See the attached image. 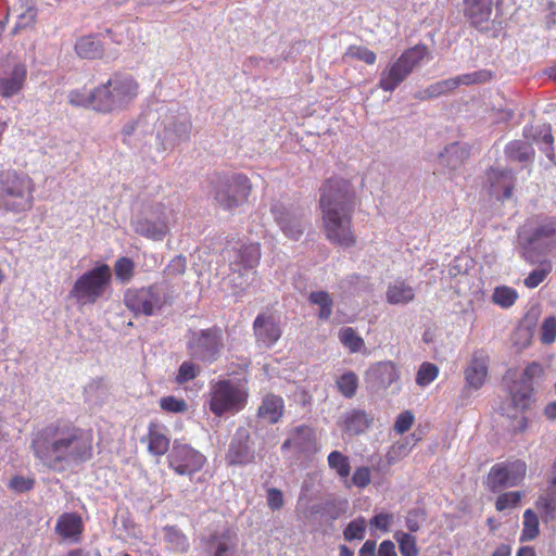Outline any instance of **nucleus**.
<instances>
[{"mask_svg": "<svg viewBox=\"0 0 556 556\" xmlns=\"http://www.w3.org/2000/svg\"><path fill=\"white\" fill-rule=\"evenodd\" d=\"M148 451L153 456H163L169 453L170 440L165 426L151 421L148 426Z\"/></svg>", "mask_w": 556, "mask_h": 556, "instance_id": "b1692460", "label": "nucleus"}, {"mask_svg": "<svg viewBox=\"0 0 556 556\" xmlns=\"http://www.w3.org/2000/svg\"><path fill=\"white\" fill-rule=\"evenodd\" d=\"M523 529L521 532V541H531L539 535V518L532 509H527L523 513Z\"/></svg>", "mask_w": 556, "mask_h": 556, "instance_id": "c03bdc74", "label": "nucleus"}, {"mask_svg": "<svg viewBox=\"0 0 556 556\" xmlns=\"http://www.w3.org/2000/svg\"><path fill=\"white\" fill-rule=\"evenodd\" d=\"M35 184L25 173L15 169L0 172V208L23 213L34 205Z\"/></svg>", "mask_w": 556, "mask_h": 556, "instance_id": "7ed1b4c3", "label": "nucleus"}, {"mask_svg": "<svg viewBox=\"0 0 556 556\" xmlns=\"http://www.w3.org/2000/svg\"><path fill=\"white\" fill-rule=\"evenodd\" d=\"M124 302L136 316H152L167 303V288L156 283L148 288L130 289L125 293Z\"/></svg>", "mask_w": 556, "mask_h": 556, "instance_id": "6e6552de", "label": "nucleus"}, {"mask_svg": "<svg viewBox=\"0 0 556 556\" xmlns=\"http://www.w3.org/2000/svg\"><path fill=\"white\" fill-rule=\"evenodd\" d=\"M197 363L190 358V361H185L180 364L176 376L178 384H185L200 375L201 368Z\"/></svg>", "mask_w": 556, "mask_h": 556, "instance_id": "09e8293b", "label": "nucleus"}, {"mask_svg": "<svg viewBox=\"0 0 556 556\" xmlns=\"http://www.w3.org/2000/svg\"><path fill=\"white\" fill-rule=\"evenodd\" d=\"M186 257L182 255H177L174 257L167 266V273L170 275H181L186 269Z\"/></svg>", "mask_w": 556, "mask_h": 556, "instance_id": "774afa93", "label": "nucleus"}, {"mask_svg": "<svg viewBox=\"0 0 556 556\" xmlns=\"http://www.w3.org/2000/svg\"><path fill=\"white\" fill-rule=\"evenodd\" d=\"M267 504L273 510L280 509L283 505L282 492L276 488H271L267 491Z\"/></svg>", "mask_w": 556, "mask_h": 556, "instance_id": "338daca9", "label": "nucleus"}, {"mask_svg": "<svg viewBox=\"0 0 556 556\" xmlns=\"http://www.w3.org/2000/svg\"><path fill=\"white\" fill-rule=\"evenodd\" d=\"M164 541L167 548L176 553H185L189 548L188 538L176 526H166L163 528Z\"/></svg>", "mask_w": 556, "mask_h": 556, "instance_id": "f704fd0d", "label": "nucleus"}, {"mask_svg": "<svg viewBox=\"0 0 556 556\" xmlns=\"http://www.w3.org/2000/svg\"><path fill=\"white\" fill-rule=\"evenodd\" d=\"M251 181L244 174L218 177L214 198L225 210H232L245 202L251 193Z\"/></svg>", "mask_w": 556, "mask_h": 556, "instance_id": "1a4fd4ad", "label": "nucleus"}, {"mask_svg": "<svg viewBox=\"0 0 556 556\" xmlns=\"http://www.w3.org/2000/svg\"><path fill=\"white\" fill-rule=\"evenodd\" d=\"M212 556H237L236 543L229 533L213 534L206 543Z\"/></svg>", "mask_w": 556, "mask_h": 556, "instance_id": "7c9ffc66", "label": "nucleus"}, {"mask_svg": "<svg viewBox=\"0 0 556 556\" xmlns=\"http://www.w3.org/2000/svg\"><path fill=\"white\" fill-rule=\"evenodd\" d=\"M167 463L176 475L191 477L204 467L206 457L191 445L175 440Z\"/></svg>", "mask_w": 556, "mask_h": 556, "instance_id": "9d476101", "label": "nucleus"}, {"mask_svg": "<svg viewBox=\"0 0 556 556\" xmlns=\"http://www.w3.org/2000/svg\"><path fill=\"white\" fill-rule=\"evenodd\" d=\"M518 298V293L514 288L507 286L496 287L492 294V301L494 304L502 308H508L513 306Z\"/></svg>", "mask_w": 556, "mask_h": 556, "instance_id": "37998d69", "label": "nucleus"}, {"mask_svg": "<svg viewBox=\"0 0 556 556\" xmlns=\"http://www.w3.org/2000/svg\"><path fill=\"white\" fill-rule=\"evenodd\" d=\"M253 331L258 345L273 346L281 337L278 319L269 313H260L253 321Z\"/></svg>", "mask_w": 556, "mask_h": 556, "instance_id": "4468645a", "label": "nucleus"}, {"mask_svg": "<svg viewBox=\"0 0 556 556\" xmlns=\"http://www.w3.org/2000/svg\"><path fill=\"white\" fill-rule=\"evenodd\" d=\"M319 191V207L327 239L336 243H353L352 215L357 198L351 181L330 177L323 182Z\"/></svg>", "mask_w": 556, "mask_h": 556, "instance_id": "f03ea898", "label": "nucleus"}, {"mask_svg": "<svg viewBox=\"0 0 556 556\" xmlns=\"http://www.w3.org/2000/svg\"><path fill=\"white\" fill-rule=\"evenodd\" d=\"M33 486L34 480L22 476H15L9 482V488L18 493L27 492L31 490Z\"/></svg>", "mask_w": 556, "mask_h": 556, "instance_id": "0e129e2a", "label": "nucleus"}, {"mask_svg": "<svg viewBox=\"0 0 556 556\" xmlns=\"http://www.w3.org/2000/svg\"><path fill=\"white\" fill-rule=\"evenodd\" d=\"M488 181L492 193L498 200H508L515 188V177L511 170L506 168L491 167L486 173Z\"/></svg>", "mask_w": 556, "mask_h": 556, "instance_id": "a211bd4d", "label": "nucleus"}, {"mask_svg": "<svg viewBox=\"0 0 556 556\" xmlns=\"http://www.w3.org/2000/svg\"><path fill=\"white\" fill-rule=\"evenodd\" d=\"M527 465L522 460L495 464L488 475L486 484L492 492L517 486L526 476Z\"/></svg>", "mask_w": 556, "mask_h": 556, "instance_id": "9b49d317", "label": "nucleus"}, {"mask_svg": "<svg viewBox=\"0 0 556 556\" xmlns=\"http://www.w3.org/2000/svg\"><path fill=\"white\" fill-rule=\"evenodd\" d=\"M31 450L45 467L64 472L93 457V434L72 421L59 419L34 433Z\"/></svg>", "mask_w": 556, "mask_h": 556, "instance_id": "f257e3e1", "label": "nucleus"}, {"mask_svg": "<svg viewBox=\"0 0 556 556\" xmlns=\"http://www.w3.org/2000/svg\"><path fill=\"white\" fill-rule=\"evenodd\" d=\"M281 450H293L295 453L309 456L318 451L314 428L300 425L289 430Z\"/></svg>", "mask_w": 556, "mask_h": 556, "instance_id": "ddd939ff", "label": "nucleus"}, {"mask_svg": "<svg viewBox=\"0 0 556 556\" xmlns=\"http://www.w3.org/2000/svg\"><path fill=\"white\" fill-rule=\"evenodd\" d=\"M27 70L24 64H16L10 73L0 78V96L11 98L17 94L24 87Z\"/></svg>", "mask_w": 556, "mask_h": 556, "instance_id": "393cba45", "label": "nucleus"}, {"mask_svg": "<svg viewBox=\"0 0 556 556\" xmlns=\"http://www.w3.org/2000/svg\"><path fill=\"white\" fill-rule=\"evenodd\" d=\"M400 378V372L392 362H380L366 371V380L377 389H387Z\"/></svg>", "mask_w": 556, "mask_h": 556, "instance_id": "412c9836", "label": "nucleus"}, {"mask_svg": "<svg viewBox=\"0 0 556 556\" xmlns=\"http://www.w3.org/2000/svg\"><path fill=\"white\" fill-rule=\"evenodd\" d=\"M505 154L511 161L526 162L534 155V150L531 144L515 140L506 146Z\"/></svg>", "mask_w": 556, "mask_h": 556, "instance_id": "4c0bfd02", "label": "nucleus"}, {"mask_svg": "<svg viewBox=\"0 0 556 556\" xmlns=\"http://www.w3.org/2000/svg\"><path fill=\"white\" fill-rule=\"evenodd\" d=\"M394 539L399 543V548L403 556H418L419 551L414 535L403 531H396Z\"/></svg>", "mask_w": 556, "mask_h": 556, "instance_id": "de8ad7c7", "label": "nucleus"}, {"mask_svg": "<svg viewBox=\"0 0 556 556\" xmlns=\"http://www.w3.org/2000/svg\"><path fill=\"white\" fill-rule=\"evenodd\" d=\"M111 278L110 266L100 264L78 277L68 295L80 306L94 304L105 295Z\"/></svg>", "mask_w": 556, "mask_h": 556, "instance_id": "39448f33", "label": "nucleus"}, {"mask_svg": "<svg viewBox=\"0 0 556 556\" xmlns=\"http://www.w3.org/2000/svg\"><path fill=\"white\" fill-rule=\"evenodd\" d=\"M371 481L370 469L366 466L357 467L350 478L351 486L355 485L359 489L366 488Z\"/></svg>", "mask_w": 556, "mask_h": 556, "instance_id": "4d7b16f0", "label": "nucleus"}, {"mask_svg": "<svg viewBox=\"0 0 556 556\" xmlns=\"http://www.w3.org/2000/svg\"><path fill=\"white\" fill-rule=\"evenodd\" d=\"M425 519L426 516L424 510L415 508L408 511L405 519V526L409 532H417Z\"/></svg>", "mask_w": 556, "mask_h": 556, "instance_id": "052dcab7", "label": "nucleus"}, {"mask_svg": "<svg viewBox=\"0 0 556 556\" xmlns=\"http://www.w3.org/2000/svg\"><path fill=\"white\" fill-rule=\"evenodd\" d=\"M226 348L224 329L217 325L203 329H189L186 334L188 356L203 365L217 362Z\"/></svg>", "mask_w": 556, "mask_h": 556, "instance_id": "20e7f679", "label": "nucleus"}, {"mask_svg": "<svg viewBox=\"0 0 556 556\" xmlns=\"http://www.w3.org/2000/svg\"><path fill=\"white\" fill-rule=\"evenodd\" d=\"M255 271L245 269L243 271L232 273L229 276L232 295L237 298L243 296L255 278Z\"/></svg>", "mask_w": 556, "mask_h": 556, "instance_id": "c9c22d12", "label": "nucleus"}, {"mask_svg": "<svg viewBox=\"0 0 556 556\" xmlns=\"http://www.w3.org/2000/svg\"><path fill=\"white\" fill-rule=\"evenodd\" d=\"M237 257L245 269L253 270L261 257L258 245H240V249L237 250Z\"/></svg>", "mask_w": 556, "mask_h": 556, "instance_id": "a18cd8bd", "label": "nucleus"}, {"mask_svg": "<svg viewBox=\"0 0 556 556\" xmlns=\"http://www.w3.org/2000/svg\"><path fill=\"white\" fill-rule=\"evenodd\" d=\"M365 534V519L357 518L352 520L344 529L343 536L345 541L362 540Z\"/></svg>", "mask_w": 556, "mask_h": 556, "instance_id": "864d4df0", "label": "nucleus"}, {"mask_svg": "<svg viewBox=\"0 0 556 556\" xmlns=\"http://www.w3.org/2000/svg\"><path fill=\"white\" fill-rule=\"evenodd\" d=\"M414 298V289L402 280L390 283L386 292L387 302L393 305H405Z\"/></svg>", "mask_w": 556, "mask_h": 556, "instance_id": "2f4dec72", "label": "nucleus"}, {"mask_svg": "<svg viewBox=\"0 0 556 556\" xmlns=\"http://www.w3.org/2000/svg\"><path fill=\"white\" fill-rule=\"evenodd\" d=\"M520 500L521 493L519 491L506 492L497 497L495 502V507L498 511H503L508 508H514L518 505Z\"/></svg>", "mask_w": 556, "mask_h": 556, "instance_id": "6e6d98bb", "label": "nucleus"}, {"mask_svg": "<svg viewBox=\"0 0 556 556\" xmlns=\"http://www.w3.org/2000/svg\"><path fill=\"white\" fill-rule=\"evenodd\" d=\"M160 407L170 414L185 413L188 409V404L184 399L174 395L163 396L159 401Z\"/></svg>", "mask_w": 556, "mask_h": 556, "instance_id": "3c124183", "label": "nucleus"}, {"mask_svg": "<svg viewBox=\"0 0 556 556\" xmlns=\"http://www.w3.org/2000/svg\"><path fill=\"white\" fill-rule=\"evenodd\" d=\"M372 417L364 409L352 408L341 414L338 426L349 435L364 433L371 425Z\"/></svg>", "mask_w": 556, "mask_h": 556, "instance_id": "6ab92c4d", "label": "nucleus"}, {"mask_svg": "<svg viewBox=\"0 0 556 556\" xmlns=\"http://www.w3.org/2000/svg\"><path fill=\"white\" fill-rule=\"evenodd\" d=\"M134 262L128 257H121L115 262L114 273L121 282H128L134 276Z\"/></svg>", "mask_w": 556, "mask_h": 556, "instance_id": "603ef678", "label": "nucleus"}, {"mask_svg": "<svg viewBox=\"0 0 556 556\" xmlns=\"http://www.w3.org/2000/svg\"><path fill=\"white\" fill-rule=\"evenodd\" d=\"M439 375V368L437 365L424 362L417 371L416 383L420 387L430 384Z\"/></svg>", "mask_w": 556, "mask_h": 556, "instance_id": "8fccbe9b", "label": "nucleus"}, {"mask_svg": "<svg viewBox=\"0 0 556 556\" xmlns=\"http://www.w3.org/2000/svg\"><path fill=\"white\" fill-rule=\"evenodd\" d=\"M339 339L351 353H357L364 346V340L351 327L342 328L339 332Z\"/></svg>", "mask_w": 556, "mask_h": 556, "instance_id": "49530a36", "label": "nucleus"}, {"mask_svg": "<svg viewBox=\"0 0 556 556\" xmlns=\"http://www.w3.org/2000/svg\"><path fill=\"white\" fill-rule=\"evenodd\" d=\"M488 376V364L483 357L473 356L464 370V392L479 390L485 382Z\"/></svg>", "mask_w": 556, "mask_h": 556, "instance_id": "5701e85b", "label": "nucleus"}, {"mask_svg": "<svg viewBox=\"0 0 556 556\" xmlns=\"http://www.w3.org/2000/svg\"><path fill=\"white\" fill-rule=\"evenodd\" d=\"M55 531L65 540L78 541L83 531L81 518L74 513L63 514L56 522Z\"/></svg>", "mask_w": 556, "mask_h": 556, "instance_id": "bb28decb", "label": "nucleus"}, {"mask_svg": "<svg viewBox=\"0 0 556 556\" xmlns=\"http://www.w3.org/2000/svg\"><path fill=\"white\" fill-rule=\"evenodd\" d=\"M309 302L319 306L318 318L328 320L332 314L333 301L326 291H314L309 294Z\"/></svg>", "mask_w": 556, "mask_h": 556, "instance_id": "79ce46f5", "label": "nucleus"}, {"mask_svg": "<svg viewBox=\"0 0 556 556\" xmlns=\"http://www.w3.org/2000/svg\"><path fill=\"white\" fill-rule=\"evenodd\" d=\"M393 520V516L391 514L387 513H380L375 515L369 523L371 527H375L376 529H379L381 531H388L390 523Z\"/></svg>", "mask_w": 556, "mask_h": 556, "instance_id": "69168bd1", "label": "nucleus"}, {"mask_svg": "<svg viewBox=\"0 0 556 556\" xmlns=\"http://www.w3.org/2000/svg\"><path fill=\"white\" fill-rule=\"evenodd\" d=\"M493 4V0H464V15L473 27L488 29Z\"/></svg>", "mask_w": 556, "mask_h": 556, "instance_id": "f3484780", "label": "nucleus"}, {"mask_svg": "<svg viewBox=\"0 0 556 556\" xmlns=\"http://www.w3.org/2000/svg\"><path fill=\"white\" fill-rule=\"evenodd\" d=\"M329 468L336 472L343 485L348 489L351 488L350 473L351 465L350 458L339 451H332L327 457Z\"/></svg>", "mask_w": 556, "mask_h": 556, "instance_id": "473e14b6", "label": "nucleus"}, {"mask_svg": "<svg viewBox=\"0 0 556 556\" xmlns=\"http://www.w3.org/2000/svg\"><path fill=\"white\" fill-rule=\"evenodd\" d=\"M336 384L344 397L352 399L358 388V377L354 371L349 370L337 378Z\"/></svg>", "mask_w": 556, "mask_h": 556, "instance_id": "a19ab883", "label": "nucleus"}, {"mask_svg": "<svg viewBox=\"0 0 556 556\" xmlns=\"http://www.w3.org/2000/svg\"><path fill=\"white\" fill-rule=\"evenodd\" d=\"M135 230L147 239L160 241L163 240L167 232V225L165 222L138 219L135 225Z\"/></svg>", "mask_w": 556, "mask_h": 556, "instance_id": "72a5a7b5", "label": "nucleus"}, {"mask_svg": "<svg viewBox=\"0 0 556 556\" xmlns=\"http://www.w3.org/2000/svg\"><path fill=\"white\" fill-rule=\"evenodd\" d=\"M350 54L354 59H357L359 61H363L364 63L368 65L375 64L377 56L376 53L368 48L365 47H354L350 49Z\"/></svg>", "mask_w": 556, "mask_h": 556, "instance_id": "680f3d73", "label": "nucleus"}, {"mask_svg": "<svg viewBox=\"0 0 556 556\" xmlns=\"http://www.w3.org/2000/svg\"><path fill=\"white\" fill-rule=\"evenodd\" d=\"M492 73L490 71H478L473 73L463 74L457 77L448 78L445 80H441V86L443 89V92H450L454 89H456L460 85H473V84H481L486 83L491 80Z\"/></svg>", "mask_w": 556, "mask_h": 556, "instance_id": "c85d7f7f", "label": "nucleus"}, {"mask_svg": "<svg viewBox=\"0 0 556 556\" xmlns=\"http://www.w3.org/2000/svg\"><path fill=\"white\" fill-rule=\"evenodd\" d=\"M519 239L527 243H556V219H547L540 224L533 220L527 222L520 229Z\"/></svg>", "mask_w": 556, "mask_h": 556, "instance_id": "dca6fc26", "label": "nucleus"}, {"mask_svg": "<svg viewBox=\"0 0 556 556\" xmlns=\"http://www.w3.org/2000/svg\"><path fill=\"white\" fill-rule=\"evenodd\" d=\"M540 265V268L533 269L525 279L523 282L526 287L530 289L536 288L541 282H543L547 274L551 271L549 263H543Z\"/></svg>", "mask_w": 556, "mask_h": 556, "instance_id": "5fc2aeb1", "label": "nucleus"}, {"mask_svg": "<svg viewBox=\"0 0 556 556\" xmlns=\"http://www.w3.org/2000/svg\"><path fill=\"white\" fill-rule=\"evenodd\" d=\"M285 402L282 397L275 394H266L257 409V416L268 422L276 424L282 417Z\"/></svg>", "mask_w": 556, "mask_h": 556, "instance_id": "a878e982", "label": "nucleus"}, {"mask_svg": "<svg viewBox=\"0 0 556 556\" xmlns=\"http://www.w3.org/2000/svg\"><path fill=\"white\" fill-rule=\"evenodd\" d=\"M270 211L286 236L291 240H299L303 233L300 218L281 203L274 204Z\"/></svg>", "mask_w": 556, "mask_h": 556, "instance_id": "4be33fe9", "label": "nucleus"}, {"mask_svg": "<svg viewBox=\"0 0 556 556\" xmlns=\"http://www.w3.org/2000/svg\"><path fill=\"white\" fill-rule=\"evenodd\" d=\"M227 457L231 465H248L254 462L255 452L247 429L239 428L236 431Z\"/></svg>", "mask_w": 556, "mask_h": 556, "instance_id": "2eb2a0df", "label": "nucleus"}, {"mask_svg": "<svg viewBox=\"0 0 556 556\" xmlns=\"http://www.w3.org/2000/svg\"><path fill=\"white\" fill-rule=\"evenodd\" d=\"M427 47L425 45H416L406 49L393 62L381 72L379 77V88L383 91H394L414 71L416 66L425 59Z\"/></svg>", "mask_w": 556, "mask_h": 556, "instance_id": "0eeeda50", "label": "nucleus"}, {"mask_svg": "<svg viewBox=\"0 0 556 556\" xmlns=\"http://www.w3.org/2000/svg\"><path fill=\"white\" fill-rule=\"evenodd\" d=\"M556 339V317H548L544 319L541 328V341L545 344H551Z\"/></svg>", "mask_w": 556, "mask_h": 556, "instance_id": "13d9d810", "label": "nucleus"}, {"mask_svg": "<svg viewBox=\"0 0 556 556\" xmlns=\"http://www.w3.org/2000/svg\"><path fill=\"white\" fill-rule=\"evenodd\" d=\"M68 102L74 106L92 108V92L78 89L73 90L68 93Z\"/></svg>", "mask_w": 556, "mask_h": 556, "instance_id": "bf43d9fd", "label": "nucleus"}, {"mask_svg": "<svg viewBox=\"0 0 556 556\" xmlns=\"http://www.w3.org/2000/svg\"><path fill=\"white\" fill-rule=\"evenodd\" d=\"M92 109L101 113H110L117 109L112 86L109 80L92 91Z\"/></svg>", "mask_w": 556, "mask_h": 556, "instance_id": "c756f323", "label": "nucleus"}, {"mask_svg": "<svg viewBox=\"0 0 556 556\" xmlns=\"http://www.w3.org/2000/svg\"><path fill=\"white\" fill-rule=\"evenodd\" d=\"M413 422H414V415L410 412L406 410L397 416L395 424H394V430L399 434H403L409 430Z\"/></svg>", "mask_w": 556, "mask_h": 556, "instance_id": "e2e57ef3", "label": "nucleus"}, {"mask_svg": "<svg viewBox=\"0 0 556 556\" xmlns=\"http://www.w3.org/2000/svg\"><path fill=\"white\" fill-rule=\"evenodd\" d=\"M539 368L540 366L536 363L530 364L509 387L511 403L517 409L526 410L530 408L533 402L532 379Z\"/></svg>", "mask_w": 556, "mask_h": 556, "instance_id": "f8f14e48", "label": "nucleus"}, {"mask_svg": "<svg viewBox=\"0 0 556 556\" xmlns=\"http://www.w3.org/2000/svg\"><path fill=\"white\" fill-rule=\"evenodd\" d=\"M75 51L81 59L94 60L104 54V46L96 35L80 37L75 43Z\"/></svg>", "mask_w": 556, "mask_h": 556, "instance_id": "cd10ccee", "label": "nucleus"}, {"mask_svg": "<svg viewBox=\"0 0 556 556\" xmlns=\"http://www.w3.org/2000/svg\"><path fill=\"white\" fill-rule=\"evenodd\" d=\"M369 287L368 278L356 274L348 275L339 282L343 293L355 295L366 291Z\"/></svg>", "mask_w": 556, "mask_h": 556, "instance_id": "58836bf2", "label": "nucleus"}, {"mask_svg": "<svg viewBox=\"0 0 556 556\" xmlns=\"http://www.w3.org/2000/svg\"><path fill=\"white\" fill-rule=\"evenodd\" d=\"M109 85L112 86L117 109L129 103L138 94L139 85L131 76L114 74L109 79Z\"/></svg>", "mask_w": 556, "mask_h": 556, "instance_id": "aec40b11", "label": "nucleus"}, {"mask_svg": "<svg viewBox=\"0 0 556 556\" xmlns=\"http://www.w3.org/2000/svg\"><path fill=\"white\" fill-rule=\"evenodd\" d=\"M210 409L218 417L242 410L248 402V391L239 382L223 379L211 382L208 392Z\"/></svg>", "mask_w": 556, "mask_h": 556, "instance_id": "423d86ee", "label": "nucleus"}, {"mask_svg": "<svg viewBox=\"0 0 556 556\" xmlns=\"http://www.w3.org/2000/svg\"><path fill=\"white\" fill-rule=\"evenodd\" d=\"M20 8L23 10L18 14V20L12 33L16 34L20 29L30 27L35 24L37 17V9L30 0H20Z\"/></svg>", "mask_w": 556, "mask_h": 556, "instance_id": "ea45409f", "label": "nucleus"}, {"mask_svg": "<svg viewBox=\"0 0 556 556\" xmlns=\"http://www.w3.org/2000/svg\"><path fill=\"white\" fill-rule=\"evenodd\" d=\"M348 506L349 502L346 500L333 498L320 506H315L313 511L320 513L321 517L329 520H336L346 511Z\"/></svg>", "mask_w": 556, "mask_h": 556, "instance_id": "e433bc0d", "label": "nucleus"}]
</instances>
